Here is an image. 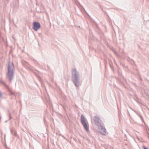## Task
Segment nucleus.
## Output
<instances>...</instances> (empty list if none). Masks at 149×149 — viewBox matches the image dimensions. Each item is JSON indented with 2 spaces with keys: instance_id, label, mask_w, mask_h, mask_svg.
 Listing matches in <instances>:
<instances>
[{
  "instance_id": "f257e3e1",
  "label": "nucleus",
  "mask_w": 149,
  "mask_h": 149,
  "mask_svg": "<svg viewBox=\"0 0 149 149\" xmlns=\"http://www.w3.org/2000/svg\"><path fill=\"white\" fill-rule=\"evenodd\" d=\"M94 120L96 125L99 127L100 132L103 135L106 134V130L104 127L101 125L102 121L98 117L95 116L94 118Z\"/></svg>"
},
{
  "instance_id": "f03ea898",
  "label": "nucleus",
  "mask_w": 149,
  "mask_h": 149,
  "mask_svg": "<svg viewBox=\"0 0 149 149\" xmlns=\"http://www.w3.org/2000/svg\"><path fill=\"white\" fill-rule=\"evenodd\" d=\"M72 76L73 79L74 83L77 87L79 86V83L78 81V75L77 70L73 69L72 70Z\"/></svg>"
},
{
  "instance_id": "7ed1b4c3",
  "label": "nucleus",
  "mask_w": 149,
  "mask_h": 149,
  "mask_svg": "<svg viewBox=\"0 0 149 149\" xmlns=\"http://www.w3.org/2000/svg\"><path fill=\"white\" fill-rule=\"evenodd\" d=\"M14 68L13 65L12 63L10 65H9L8 68V73L7 77L10 80L13 78V70Z\"/></svg>"
},
{
  "instance_id": "20e7f679",
  "label": "nucleus",
  "mask_w": 149,
  "mask_h": 149,
  "mask_svg": "<svg viewBox=\"0 0 149 149\" xmlns=\"http://www.w3.org/2000/svg\"><path fill=\"white\" fill-rule=\"evenodd\" d=\"M81 121L85 129L88 132L89 129L88 127V125L86 123L85 119L83 115H81Z\"/></svg>"
},
{
  "instance_id": "39448f33",
  "label": "nucleus",
  "mask_w": 149,
  "mask_h": 149,
  "mask_svg": "<svg viewBox=\"0 0 149 149\" xmlns=\"http://www.w3.org/2000/svg\"><path fill=\"white\" fill-rule=\"evenodd\" d=\"M40 27V25L39 23L36 22L33 23V28L35 31H37Z\"/></svg>"
},
{
  "instance_id": "423d86ee",
  "label": "nucleus",
  "mask_w": 149,
  "mask_h": 149,
  "mask_svg": "<svg viewBox=\"0 0 149 149\" xmlns=\"http://www.w3.org/2000/svg\"><path fill=\"white\" fill-rule=\"evenodd\" d=\"M143 148H144V149H148L147 148H146L145 146L143 147Z\"/></svg>"
}]
</instances>
